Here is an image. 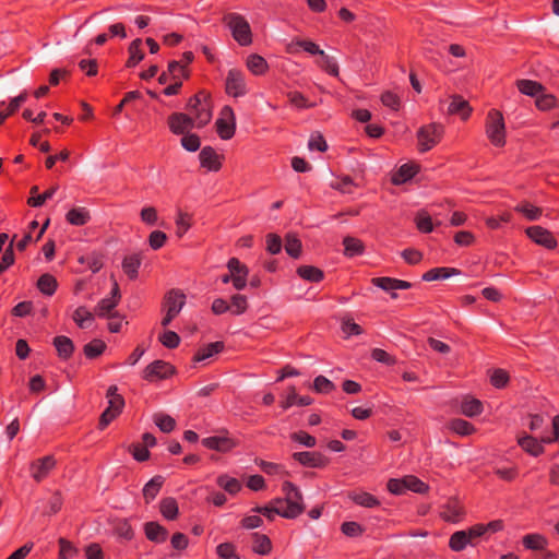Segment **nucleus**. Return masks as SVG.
<instances>
[{
  "label": "nucleus",
  "mask_w": 559,
  "mask_h": 559,
  "mask_svg": "<svg viewBox=\"0 0 559 559\" xmlns=\"http://www.w3.org/2000/svg\"><path fill=\"white\" fill-rule=\"evenodd\" d=\"M59 545H60V552L59 558L60 559H69L73 554L78 552V549L67 539L59 538Z\"/></svg>",
  "instance_id": "nucleus-62"
},
{
  "label": "nucleus",
  "mask_w": 559,
  "mask_h": 559,
  "mask_svg": "<svg viewBox=\"0 0 559 559\" xmlns=\"http://www.w3.org/2000/svg\"><path fill=\"white\" fill-rule=\"evenodd\" d=\"M164 484L163 476H154L148 483L145 484L143 488V497L146 503L151 502L158 495L162 486Z\"/></svg>",
  "instance_id": "nucleus-21"
},
{
  "label": "nucleus",
  "mask_w": 559,
  "mask_h": 559,
  "mask_svg": "<svg viewBox=\"0 0 559 559\" xmlns=\"http://www.w3.org/2000/svg\"><path fill=\"white\" fill-rule=\"evenodd\" d=\"M142 40L140 38L134 39L129 46L130 57L127 61V67H134L143 60L144 53L141 50Z\"/></svg>",
  "instance_id": "nucleus-33"
},
{
  "label": "nucleus",
  "mask_w": 559,
  "mask_h": 559,
  "mask_svg": "<svg viewBox=\"0 0 559 559\" xmlns=\"http://www.w3.org/2000/svg\"><path fill=\"white\" fill-rule=\"evenodd\" d=\"M460 274L457 269L452 267H436L431 269L423 275V280L426 282L437 281V280H445L452 275Z\"/></svg>",
  "instance_id": "nucleus-23"
},
{
  "label": "nucleus",
  "mask_w": 559,
  "mask_h": 559,
  "mask_svg": "<svg viewBox=\"0 0 559 559\" xmlns=\"http://www.w3.org/2000/svg\"><path fill=\"white\" fill-rule=\"evenodd\" d=\"M105 347L106 345L103 341L94 340L84 346V354L88 358H95L104 352Z\"/></svg>",
  "instance_id": "nucleus-48"
},
{
  "label": "nucleus",
  "mask_w": 559,
  "mask_h": 559,
  "mask_svg": "<svg viewBox=\"0 0 559 559\" xmlns=\"http://www.w3.org/2000/svg\"><path fill=\"white\" fill-rule=\"evenodd\" d=\"M230 310L234 314H241L248 308L247 297L240 294H236L231 296Z\"/></svg>",
  "instance_id": "nucleus-46"
},
{
  "label": "nucleus",
  "mask_w": 559,
  "mask_h": 559,
  "mask_svg": "<svg viewBox=\"0 0 559 559\" xmlns=\"http://www.w3.org/2000/svg\"><path fill=\"white\" fill-rule=\"evenodd\" d=\"M471 540V546H476L477 540L486 536V528L484 524H476L465 531Z\"/></svg>",
  "instance_id": "nucleus-49"
},
{
  "label": "nucleus",
  "mask_w": 559,
  "mask_h": 559,
  "mask_svg": "<svg viewBox=\"0 0 559 559\" xmlns=\"http://www.w3.org/2000/svg\"><path fill=\"white\" fill-rule=\"evenodd\" d=\"M160 512L167 520H175L178 515V504L174 498H165L160 501Z\"/></svg>",
  "instance_id": "nucleus-37"
},
{
  "label": "nucleus",
  "mask_w": 559,
  "mask_h": 559,
  "mask_svg": "<svg viewBox=\"0 0 559 559\" xmlns=\"http://www.w3.org/2000/svg\"><path fill=\"white\" fill-rule=\"evenodd\" d=\"M225 88L226 93L233 97L245 96L248 92L245 73L237 69H230L226 76Z\"/></svg>",
  "instance_id": "nucleus-5"
},
{
  "label": "nucleus",
  "mask_w": 559,
  "mask_h": 559,
  "mask_svg": "<svg viewBox=\"0 0 559 559\" xmlns=\"http://www.w3.org/2000/svg\"><path fill=\"white\" fill-rule=\"evenodd\" d=\"M344 254L348 258L359 255L364 252V243L358 238L346 236L343 240Z\"/></svg>",
  "instance_id": "nucleus-25"
},
{
  "label": "nucleus",
  "mask_w": 559,
  "mask_h": 559,
  "mask_svg": "<svg viewBox=\"0 0 559 559\" xmlns=\"http://www.w3.org/2000/svg\"><path fill=\"white\" fill-rule=\"evenodd\" d=\"M283 492L285 495L286 509L283 518L295 519L305 510L302 503V495L300 490L292 483L285 481L283 484Z\"/></svg>",
  "instance_id": "nucleus-3"
},
{
  "label": "nucleus",
  "mask_w": 559,
  "mask_h": 559,
  "mask_svg": "<svg viewBox=\"0 0 559 559\" xmlns=\"http://www.w3.org/2000/svg\"><path fill=\"white\" fill-rule=\"evenodd\" d=\"M518 443L524 451H526L527 453H530L531 455H534V456L539 455L544 451V448L538 442V440L528 435H523V436L519 437Z\"/></svg>",
  "instance_id": "nucleus-20"
},
{
  "label": "nucleus",
  "mask_w": 559,
  "mask_h": 559,
  "mask_svg": "<svg viewBox=\"0 0 559 559\" xmlns=\"http://www.w3.org/2000/svg\"><path fill=\"white\" fill-rule=\"evenodd\" d=\"M56 466V460L51 455L44 456L31 464V474L36 481H41Z\"/></svg>",
  "instance_id": "nucleus-11"
},
{
  "label": "nucleus",
  "mask_w": 559,
  "mask_h": 559,
  "mask_svg": "<svg viewBox=\"0 0 559 559\" xmlns=\"http://www.w3.org/2000/svg\"><path fill=\"white\" fill-rule=\"evenodd\" d=\"M93 318V313L90 312L85 307H79L73 313V320L82 329L87 328Z\"/></svg>",
  "instance_id": "nucleus-44"
},
{
  "label": "nucleus",
  "mask_w": 559,
  "mask_h": 559,
  "mask_svg": "<svg viewBox=\"0 0 559 559\" xmlns=\"http://www.w3.org/2000/svg\"><path fill=\"white\" fill-rule=\"evenodd\" d=\"M187 108L194 116L193 120L198 128H202L210 122L212 118L210 95L204 91L191 97L187 104Z\"/></svg>",
  "instance_id": "nucleus-1"
},
{
  "label": "nucleus",
  "mask_w": 559,
  "mask_h": 559,
  "mask_svg": "<svg viewBox=\"0 0 559 559\" xmlns=\"http://www.w3.org/2000/svg\"><path fill=\"white\" fill-rule=\"evenodd\" d=\"M168 126L170 130L176 134H186L197 123L192 117L185 114H173L168 118Z\"/></svg>",
  "instance_id": "nucleus-12"
},
{
  "label": "nucleus",
  "mask_w": 559,
  "mask_h": 559,
  "mask_svg": "<svg viewBox=\"0 0 559 559\" xmlns=\"http://www.w3.org/2000/svg\"><path fill=\"white\" fill-rule=\"evenodd\" d=\"M416 174V167L413 165H403L399 169V171L393 176L394 185H402L408 179H411Z\"/></svg>",
  "instance_id": "nucleus-40"
},
{
  "label": "nucleus",
  "mask_w": 559,
  "mask_h": 559,
  "mask_svg": "<svg viewBox=\"0 0 559 559\" xmlns=\"http://www.w3.org/2000/svg\"><path fill=\"white\" fill-rule=\"evenodd\" d=\"M287 96L290 104L297 108H308L313 106V104L308 103L306 97L299 92H290Z\"/></svg>",
  "instance_id": "nucleus-61"
},
{
  "label": "nucleus",
  "mask_w": 559,
  "mask_h": 559,
  "mask_svg": "<svg viewBox=\"0 0 559 559\" xmlns=\"http://www.w3.org/2000/svg\"><path fill=\"white\" fill-rule=\"evenodd\" d=\"M181 145L189 152H195L200 147V139L195 134H185L181 139Z\"/></svg>",
  "instance_id": "nucleus-60"
},
{
  "label": "nucleus",
  "mask_w": 559,
  "mask_h": 559,
  "mask_svg": "<svg viewBox=\"0 0 559 559\" xmlns=\"http://www.w3.org/2000/svg\"><path fill=\"white\" fill-rule=\"evenodd\" d=\"M472 112V107L460 95L451 96V102L448 107L449 115H459L462 119H467Z\"/></svg>",
  "instance_id": "nucleus-16"
},
{
  "label": "nucleus",
  "mask_w": 559,
  "mask_h": 559,
  "mask_svg": "<svg viewBox=\"0 0 559 559\" xmlns=\"http://www.w3.org/2000/svg\"><path fill=\"white\" fill-rule=\"evenodd\" d=\"M37 287L43 294L48 296L52 295L57 288V281L50 274H44L39 277L37 282Z\"/></svg>",
  "instance_id": "nucleus-38"
},
{
  "label": "nucleus",
  "mask_w": 559,
  "mask_h": 559,
  "mask_svg": "<svg viewBox=\"0 0 559 559\" xmlns=\"http://www.w3.org/2000/svg\"><path fill=\"white\" fill-rule=\"evenodd\" d=\"M90 218V213L84 207H74L67 214V221L75 226L85 225Z\"/></svg>",
  "instance_id": "nucleus-28"
},
{
  "label": "nucleus",
  "mask_w": 559,
  "mask_h": 559,
  "mask_svg": "<svg viewBox=\"0 0 559 559\" xmlns=\"http://www.w3.org/2000/svg\"><path fill=\"white\" fill-rule=\"evenodd\" d=\"M266 241V250L271 254H277L282 250V239L276 234H269L265 238Z\"/></svg>",
  "instance_id": "nucleus-53"
},
{
  "label": "nucleus",
  "mask_w": 559,
  "mask_h": 559,
  "mask_svg": "<svg viewBox=\"0 0 559 559\" xmlns=\"http://www.w3.org/2000/svg\"><path fill=\"white\" fill-rule=\"evenodd\" d=\"M253 545L252 549L259 555H267L272 549V543L266 535L253 533L252 534Z\"/></svg>",
  "instance_id": "nucleus-27"
},
{
  "label": "nucleus",
  "mask_w": 559,
  "mask_h": 559,
  "mask_svg": "<svg viewBox=\"0 0 559 559\" xmlns=\"http://www.w3.org/2000/svg\"><path fill=\"white\" fill-rule=\"evenodd\" d=\"M167 308L166 316L162 320V325L167 326L171 320L181 311L185 306V295L180 290L173 289L165 297Z\"/></svg>",
  "instance_id": "nucleus-6"
},
{
  "label": "nucleus",
  "mask_w": 559,
  "mask_h": 559,
  "mask_svg": "<svg viewBox=\"0 0 559 559\" xmlns=\"http://www.w3.org/2000/svg\"><path fill=\"white\" fill-rule=\"evenodd\" d=\"M217 485L222 487L229 495H235L241 489V484L238 479L229 477L227 475H221L217 477Z\"/></svg>",
  "instance_id": "nucleus-34"
},
{
  "label": "nucleus",
  "mask_w": 559,
  "mask_h": 559,
  "mask_svg": "<svg viewBox=\"0 0 559 559\" xmlns=\"http://www.w3.org/2000/svg\"><path fill=\"white\" fill-rule=\"evenodd\" d=\"M535 103H536V106L540 110H548V109H551L552 107L556 106V98L551 94H545V93L542 92L536 97V102Z\"/></svg>",
  "instance_id": "nucleus-51"
},
{
  "label": "nucleus",
  "mask_w": 559,
  "mask_h": 559,
  "mask_svg": "<svg viewBox=\"0 0 559 559\" xmlns=\"http://www.w3.org/2000/svg\"><path fill=\"white\" fill-rule=\"evenodd\" d=\"M224 348V344L222 342L211 343L198 350L194 355V361H203L207 358H211L215 354H218Z\"/></svg>",
  "instance_id": "nucleus-29"
},
{
  "label": "nucleus",
  "mask_w": 559,
  "mask_h": 559,
  "mask_svg": "<svg viewBox=\"0 0 559 559\" xmlns=\"http://www.w3.org/2000/svg\"><path fill=\"white\" fill-rule=\"evenodd\" d=\"M168 73L171 75L174 80H179V75L183 78L189 76V72L185 68V64L181 61H171L168 64Z\"/></svg>",
  "instance_id": "nucleus-55"
},
{
  "label": "nucleus",
  "mask_w": 559,
  "mask_h": 559,
  "mask_svg": "<svg viewBox=\"0 0 559 559\" xmlns=\"http://www.w3.org/2000/svg\"><path fill=\"white\" fill-rule=\"evenodd\" d=\"M464 514L463 508L456 502L451 501L443 507L441 518L450 523H457Z\"/></svg>",
  "instance_id": "nucleus-19"
},
{
  "label": "nucleus",
  "mask_w": 559,
  "mask_h": 559,
  "mask_svg": "<svg viewBox=\"0 0 559 559\" xmlns=\"http://www.w3.org/2000/svg\"><path fill=\"white\" fill-rule=\"evenodd\" d=\"M216 131L223 140L230 139L235 133V115L229 106H225L216 120Z\"/></svg>",
  "instance_id": "nucleus-9"
},
{
  "label": "nucleus",
  "mask_w": 559,
  "mask_h": 559,
  "mask_svg": "<svg viewBox=\"0 0 559 559\" xmlns=\"http://www.w3.org/2000/svg\"><path fill=\"white\" fill-rule=\"evenodd\" d=\"M285 251L288 255L297 259L301 254V241L295 234H287L285 237Z\"/></svg>",
  "instance_id": "nucleus-32"
},
{
  "label": "nucleus",
  "mask_w": 559,
  "mask_h": 559,
  "mask_svg": "<svg viewBox=\"0 0 559 559\" xmlns=\"http://www.w3.org/2000/svg\"><path fill=\"white\" fill-rule=\"evenodd\" d=\"M490 381L497 389L504 388L509 381V374L503 369H496L492 371Z\"/></svg>",
  "instance_id": "nucleus-52"
},
{
  "label": "nucleus",
  "mask_w": 559,
  "mask_h": 559,
  "mask_svg": "<svg viewBox=\"0 0 559 559\" xmlns=\"http://www.w3.org/2000/svg\"><path fill=\"white\" fill-rule=\"evenodd\" d=\"M297 273L300 277L309 282H320L323 278V272L310 265L299 266Z\"/></svg>",
  "instance_id": "nucleus-35"
},
{
  "label": "nucleus",
  "mask_w": 559,
  "mask_h": 559,
  "mask_svg": "<svg viewBox=\"0 0 559 559\" xmlns=\"http://www.w3.org/2000/svg\"><path fill=\"white\" fill-rule=\"evenodd\" d=\"M335 385L325 377L318 376L313 382V389L319 393H328L332 391Z\"/></svg>",
  "instance_id": "nucleus-57"
},
{
  "label": "nucleus",
  "mask_w": 559,
  "mask_h": 559,
  "mask_svg": "<svg viewBox=\"0 0 559 559\" xmlns=\"http://www.w3.org/2000/svg\"><path fill=\"white\" fill-rule=\"evenodd\" d=\"M224 23L230 29L234 39L241 46H248L252 41L251 28L246 19L238 13H227L223 17Z\"/></svg>",
  "instance_id": "nucleus-2"
},
{
  "label": "nucleus",
  "mask_w": 559,
  "mask_h": 559,
  "mask_svg": "<svg viewBox=\"0 0 559 559\" xmlns=\"http://www.w3.org/2000/svg\"><path fill=\"white\" fill-rule=\"evenodd\" d=\"M525 233L535 243L547 249H554L557 246V241L552 234L542 226L528 227Z\"/></svg>",
  "instance_id": "nucleus-10"
},
{
  "label": "nucleus",
  "mask_w": 559,
  "mask_h": 559,
  "mask_svg": "<svg viewBox=\"0 0 559 559\" xmlns=\"http://www.w3.org/2000/svg\"><path fill=\"white\" fill-rule=\"evenodd\" d=\"M350 499L366 508H373L379 504V500L368 492H354L350 495Z\"/></svg>",
  "instance_id": "nucleus-39"
},
{
  "label": "nucleus",
  "mask_w": 559,
  "mask_h": 559,
  "mask_svg": "<svg viewBox=\"0 0 559 559\" xmlns=\"http://www.w3.org/2000/svg\"><path fill=\"white\" fill-rule=\"evenodd\" d=\"M403 481L404 486H406V490L424 492L427 489V486L415 476H406L403 478Z\"/></svg>",
  "instance_id": "nucleus-54"
},
{
  "label": "nucleus",
  "mask_w": 559,
  "mask_h": 559,
  "mask_svg": "<svg viewBox=\"0 0 559 559\" xmlns=\"http://www.w3.org/2000/svg\"><path fill=\"white\" fill-rule=\"evenodd\" d=\"M202 444L218 452H227L235 447V442L227 436H213L204 438Z\"/></svg>",
  "instance_id": "nucleus-15"
},
{
  "label": "nucleus",
  "mask_w": 559,
  "mask_h": 559,
  "mask_svg": "<svg viewBox=\"0 0 559 559\" xmlns=\"http://www.w3.org/2000/svg\"><path fill=\"white\" fill-rule=\"evenodd\" d=\"M177 235L182 237L190 228V216L187 213L180 212L176 219Z\"/></svg>",
  "instance_id": "nucleus-59"
},
{
  "label": "nucleus",
  "mask_w": 559,
  "mask_h": 559,
  "mask_svg": "<svg viewBox=\"0 0 559 559\" xmlns=\"http://www.w3.org/2000/svg\"><path fill=\"white\" fill-rule=\"evenodd\" d=\"M199 157L201 165L209 170L216 171L221 168L219 156L211 146L203 147Z\"/></svg>",
  "instance_id": "nucleus-18"
},
{
  "label": "nucleus",
  "mask_w": 559,
  "mask_h": 559,
  "mask_svg": "<svg viewBox=\"0 0 559 559\" xmlns=\"http://www.w3.org/2000/svg\"><path fill=\"white\" fill-rule=\"evenodd\" d=\"M159 340L163 343V345L168 348H176L180 343L179 335L174 331L164 332Z\"/></svg>",
  "instance_id": "nucleus-58"
},
{
  "label": "nucleus",
  "mask_w": 559,
  "mask_h": 559,
  "mask_svg": "<svg viewBox=\"0 0 559 559\" xmlns=\"http://www.w3.org/2000/svg\"><path fill=\"white\" fill-rule=\"evenodd\" d=\"M248 69L255 75L263 74L267 69V63L260 55H250L247 59Z\"/></svg>",
  "instance_id": "nucleus-31"
},
{
  "label": "nucleus",
  "mask_w": 559,
  "mask_h": 559,
  "mask_svg": "<svg viewBox=\"0 0 559 559\" xmlns=\"http://www.w3.org/2000/svg\"><path fill=\"white\" fill-rule=\"evenodd\" d=\"M442 132L443 130L440 124L433 123L427 127H423L418 131V142L420 150L426 152L432 148L439 142Z\"/></svg>",
  "instance_id": "nucleus-8"
},
{
  "label": "nucleus",
  "mask_w": 559,
  "mask_h": 559,
  "mask_svg": "<svg viewBox=\"0 0 559 559\" xmlns=\"http://www.w3.org/2000/svg\"><path fill=\"white\" fill-rule=\"evenodd\" d=\"M523 544L528 549H544L547 539L539 534H528L523 537Z\"/></svg>",
  "instance_id": "nucleus-41"
},
{
  "label": "nucleus",
  "mask_w": 559,
  "mask_h": 559,
  "mask_svg": "<svg viewBox=\"0 0 559 559\" xmlns=\"http://www.w3.org/2000/svg\"><path fill=\"white\" fill-rule=\"evenodd\" d=\"M486 134L493 145L503 146L506 144V126L500 111L492 109L488 112Z\"/></svg>",
  "instance_id": "nucleus-4"
},
{
  "label": "nucleus",
  "mask_w": 559,
  "mask_h": 559,
  "mask_svg": "<svg viewBox=\"0 0 559 559\" xmlns=\"http://www.w3.org/2000/svg\"><path fill=\"white\" fill-rule=\"evenodd\" d=\"M140 265L141 255L139 253L127 255L122 261V270L131 280H134L138 276Z\"/></svg>",
  "instance_id": "nucleus-22"
},
{
  "label": "nucleus",
  "mask_w": 559,
  "mask_h": 559,
  "mask_svg": "<svg viewBox=\"0 0 559 559\" xmlns=\"http://www.w3.org/2000/svg\"><path fill=\"white\" fill-rule=\"evenodd\" d=\"M450 428L454 432L462 435V436H467V435L472 433L474 430L473 426L468 421L463 420V419L452 420L450 424Z\"/></svg>",
  "instance_id": "nucleus-50"
},
{
  "label": "nucleus",
  "mask_w": 559,
  "mask_h": 559,
  "mask_svg": "<svg viewBox=\"0 0 559 559\" xmlns=\"http://www.w3.org/2000/svg\"><path fill=\"white\" fill-rule=\"evenodd\" d=\"M145 536L154 543H163L167 539V530L157 522H147L144 524Z\"/></svg>",
  "instance_id": "nucleus-17"
},
{
  "label": "nucleus",
  "mask_w": 559,
  "mask_h": 559,
  "mask_svg": "<svg viewBox=\"0 0 559 559\" xmlns=\"http://www.w3.org/2000/svg\"><path fill=\"white\" fill-rule=\"evenodd\" d=\"M53 345L58 352L59 357L62 359L69 358L74 350L73 342L63 335L55 337Z\"/></svg>",
  "instance_id": "nucleus-24"
},
{
  "label": "nucleus",
  "mask_w": 559,
  "mask_h": 559,
  "mask_svg": "<svg viewBox=\"0 0 559 559\" xmlns=\"http://www.w3.org/2000/svg\"><path fill=\"white\" fill-rule=\"evenodd\" d=\"M166 239H167V236L165 233L155 230V231L151 233L148 242H150V246L152 247V249L157 250L164 246Z\"/></svg>",
  "instance_id": "nucleus-64"
},
{
  "label": "nucleus",
  "mask_w": 559,
  "mask_h": 559,
  "mask_svg": "<svg viewBox=\"0 0 559 559\" xmlns=\"http://www.w3.org/2000/svg\"><path fill=\"white\" fill-rule=\"evenodd\" d=\"M416 226L423 233H431L433 230V224L431 222V217L425 211H420L416 218Z\"/></svg>",
  "instance_id": "nucleus-45"
},
{
  "label": "nucleus",
  "mask_w": 559,
  "mask_h": 559,
  "mask_svg": "<svg viewBox=\"0 0 559 559\" xmlns=\"http://www.w3.org/2000/svg\"><path fill=\"white\" fill-rule=\"evenodd\" d=\"M515 210L525 215L530 221H537L542 215V209L533 206L530 203H521L515 206Z\"/></svg>",
  "instance_id": "nucleus-42"
},
{
  "label": "nucleus",
  "mask_w": 559,
  "mask_h": 559,
  "mask_svg": "<svg viewBox=\"0 0 559 559\" xmlns=\"http://www.w3.org/2000/svg\"><path fill=\"white\" fill-rule=\"evenodd\" d=\"M320 57L322 59L319 63L320 67L323 70H325L329 74L333 76H338V66L335 59L326 55L325 52H323V55H321Z\"/></svg>",
  "instance_id": "nucleus-47"
},
{
  "label": "nucleus",
  "mask_w": 559,
  "mask_h": 559,
  "mask_svg": "<svg viewBox=\"0 0 559 559\" xmlns=\"http://www.w3.org/2000/svg\"><path fill=\"white\" fill-rule=\"evenodd\" d=\"M120 289L117 282H114L111 296L102 299L95 308V313L98 317H108L109 319H116L117 313L114 312L116 306L120 300Z\"/></svg>",
  "instance_id": "nucleus-7"
},
{
  "label": "nucleus",
  "mask_w": 559,
  "mask_h": 559,
  "mask_svg": "<svg viewBox=\"0 0 559 559\" xmlns=\"http://www.w3.org/2000/svg\"><path fill=\"white\" fill-rule=\"evenodd\" d=\"M227 267L234 276H237V275L241 276V275L249 274L248 267L245 264H242L237 258L229 259V261L227 263Z\"/></svg>",
  "instance_id": "nucleus-56"
},
{
  "label": "nucleus",
  "mask_w": 559,
  "mask_h": 559,
  "mask_svg": "<svg viewBox=\"0 0 559 559\" xmlns=\"http://www.w3.org/2000/svg\"><path fill=\"white\" fill-rule=\"evenodd\" d=\"M153 420H154L155 425L163 432H166V433L173 431L176 426L175 419L171 416L163 414V413L154 414Z\"/></svg>",
  "instance_id": "nucleus-36"
},
{
  "label": "nucleus",
  "mask_w": 559,
  "mask_h": 559,
  "mask_svg": "<svg viewBox=\"0 0 559 559\" xmlns=\"http://www.w3.org/2000/svg\"><path fill=\"white\" fill-rule=\"evenodd\" d=\"M217 554L222 559H239L235 554V547L229 543L218 545Z\"/></svg>",
  "instance_id": "nucleus-63"
},
{
  "label": "nucleus",
  "mask_w": 559,
  "mask_h": 559,
  "mask_svg": "<svg viewBox=\"0 0 559 559\" xmlns=\"http://www.w3.org/2000/svg\"><path fill=\"white\" fill-rule=\"evenodd\" d=\"M171 372L173 368L169 364L163 360H155L145 368L143 377L148 381H155L166 378Z\"/></svg>",
  "instance_id": "nucleus-13"
},
{
  "label": "nucleus",
  "mask_w": 559,
  "mask_h": 559,
  "mask_svg": "<svg viewBox=\"0 0 559 559\" xmlns=\"http://www.w3.org/2000/svg\"><path fill=\"white\" fill-rule=\"evenodd\" d=\"M516 86L522 94L532 97H537L542 92H544L543 85L532 80H519L516 82Z\"/></svg>",
  "instance_id": "nucleus-26"
},
{
  "label": "nucleus",
  "mask_w": 559,
  "mask_h": 559,
  "mask_svg": "<svg viewBox=\"0 0 559 559\" xmlns=\"http://www.w3.org/2000/svg\"><path fill=\"white\" fill-rule=\"evenodd\" d=\"M467 545H471V540L467 537L465 531H457L453 533L449 540V547L453 551H462Z\"/></svg>",
  "instance_id": "nucleus-30"
},
{
  "label": "nucleus",
  "mask_w": 559,
  "mask_h": 559,
  "mask_svg": "<svg viewBox=\"0 0 559 559\" xmlns=\"http://www.w3.org/2000/svg\"><path fill=\"white\" fill-rule=\"evenodd\" d=\"M293 457L309 467H324L329 462L324 455L318 452H296Z\"/></svg>",
  "instance_id": "nucleus-14"
},
{
  "label": "nucleus",
  "mask_w": 559,
  "mask_h": 559,
  "mask_svg": "<svg viewBox=\"0 0 559 559\" xmlns=\"http://www.w3.org/2000/svg\"><path fill=\"white\" fill-rule=\"evenodd\" d=\"M461 411L468 417H474L481 412V403L478 400H464L461 405Z\"/></svg>",
  "instance_id": "nucleus-43"
}]
</instances>
